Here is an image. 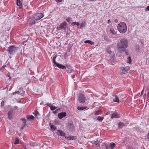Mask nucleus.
<instances>
[{"label":"nucleus","instance_id":"1","mask_svg":"<svg viewBox=\"0 0 149 149\" xmlns=\"http://www.w3.org/2000/svg\"><path fill=\"white\" fill-rule=\"evenodd\" d=\"M128 46L127 40L125 38H121L117 45V49L119 53H122L125 52Z\"/></svg>","mask_w":149,"mask_h":149},{"label":"nucleus","instance_id":"2","mask_svg":"<svg viewBox=\"0 0 149 149\" xmlns=\"http://www.w3.org/2000/svg\"><path fill=\"white\" fill-rule=\"evenodd\" d=\"M118 31L121 33H125L127 30V27L124 22H121L117 26Z\"/></svg>","mask_w":149,"mask_h":149},{"label":"nucleus","instance_id":"3","mask_svg":"<svg viewBox=\"0 0 149 149\" xmlns=\"http://www.w3.org/2000/svg\"><path fill=\"white\" fill-rule=\"evenodd\" d=\"M17 47H15L14 46H10L8 47V51L10 54H13L17 51Z\"/></svg>","mask_w":149,"mask_h":149},{"label":"nucleus","instance_id":"4","mask_svg":"<svg viewBox=\"0 0 149 149\" xmlns=\"http://www.w3.org/2000/svg\"><path fill=\"white\" fill-rule=\"evenodd\" d=\"M78 100L79 103H83L85 102L86 97L83 94L80 93L79 95Z\"/></svg>","mask_w":149,"mask_h":149},{"label":"nucleus","instance_id":"5","mask_svg":"<svg viewBox=\"0 0 149 149\" xmlns=\"http://www.w3.org/2000/svg\"><path fill=\"white\" fill-rule=\"evenodd\" d=\"M43 17V15L42 13L35 14L33 16V18L36 20H38Z\"/></svg>","mask_w":149,"mask_h":149},{"label":"nucleus","instance_id":"6","mask_svg":"<svg viewBox=\"0 0 149 149\" xmlns=\"http://www.w3.org/2000/svg\"><path fill=\"white\" fill-rule=\"evenodd\" d=\"M130 70V67L129 66L126 67L121 68H120V71L121 74H124L127 72V71Z\"/></svg>","mask_w":149,"mask_h":149},{"label":"nucleus","instance_id":"7","mask_svg":"<svg viewBox=\"0 0 149 149\" xmlns=\"http://www.w3.org/2000/svg\"><path fill=\"white\" fill-rule=\"evenodd\" d=\"M66 22H64L60 24L59 27V28L61 29H63L64 30H65L66 27Z\"/></svg>","mask_w":149,"mask_h":149},{"label":"nucleus","instance_id":"8","mask_svg":"<svg viewBox=\"0 0 149 149\" xmlns=\"http://www.w3.org/2000/svg\"><path fill=\"white\" fill-rule=\"evenodd\" d=\"M67 127L70 130L72 131L73 130L74 127L72 121H70L68 123Z\"/></svg>","mask_w":149,"mask_h":149},{"label":"nucleus","instance_id":"9","mask_svg":"<svg viewBox=\"0 0 149 149\" xmlns=\"http://www.w3.org/2000/svg\"><path fill=\"white\" fill-rule=\"evenodd\" d=\"M119 115L117 112H114L111 115V118L112 119L113 118H119Z\"/></svg>","mask_w":149,"mask_h":149},{"label":"nucleus","instance_id":"10","mask_svg":"<svg viewBox=\"0 0 149 149\" xmlns=\"http://www.w3.org/2000/svg\"><path fill=\"white\" fill-rule=\"evenodd\" d=\"M56 65L60 69L63 70L66 69V67L61 64L57 63Z\"/></svg>","mask_w":149,"mask_h":149},{"label":"nucleus","instance_id":"11","mask_svg":"<svg viewBox=\"0 0 149 149\" xmlns=\"http://www.w3.org/2000/svg\"><path fill=\"white\" fill-rule=\"evenodd\" d=\"M13 114V111H9L8 113V117L9 119L11 120L12 118V115Z\"/></svg>","mask_w":149,"mask_h":149},{"label":"nucleus","instance_id":"12","mask_svg":"<svg viewBox=\"0 0 149 149\" xmlns=\"http://www.w3.org/2000/svg\"><path fill=\"white\" fill-rule=\"evenodd\" d=\"M66 113L65 112H61L59 113L58 114V118L60 119H62L63 118L66 116Z\"/></svg>","mask_w":149,"mask_h":149},{"label":"nucleus","instance_id":"13","mask_svg":"<svg viewBox=\"0 0 149 149\" xmlns=\"http://www.w3.org/2000/svg\"><path fill=\"white\" fill-rule=\"evenodd\" d=\"M66 68H67V72L68 73H70L73 71V70L72 69V68L70 66H67Z\"/></svg>","mask_w":149,"mask_h":149},{"label":"nucleus","instance_id":"14","mask_svg":"<svg viewBox=\"0 0 149 149\" xmlns=\"http://www.w3.org/2000/svg\"><path fill=\"white\" fill-rule=\"evenodd\" d=\"M27 120L28 121H31L34 119V117L32 115H29L26 116Z\"/></svg>","mask_w":149,"mask_h":149},{"label":"nucleus","instance_id":"15","mask_svg":"<svg viewBox=\"0 0 149 149\" xmlns=\"http://www.w3.org/2000/svg\"><path fill=\"white\" fill-rule=\"evenodd\" d=\"M57 134L59 135H60L62 136H64L65 134L64 132H63L62 130H58L57 132Z\"/></svg>","mask_w":149,"mask_h":149},{"label":"nucleus","instance_id":"16","mask_svg":"<svg viewBox=\"0 0 149 149\" xmlns=\"http://www.w3.org/2000/svg\"><path fill=\"white\" fill-rule=\"evenodd\" d=\"M17 0V6H19V8H21L22 6V4L20 0Z\"/></svg>","mask_w":149,"mask_h":149},{"label":"nucleus","instance_id":"17","mask_svg":"<svg viewBox=\"0 0 149 149\" xmlns=\"http://www.w3.org/2000/svg\"><path fill=\"white\" fill-rule=\"evenodd\" d=\"M116 144L114 143H111L109 146L110 149H113L114 148Z\"/></svg>","mask_w":149,"mask_h":149},{"label":"nucleus","instance_id":"18","mask_svg":"<svg viewBox=\"0 0 149 149\" xmlns=\"http://www.w3.org/2000/svg\"><path fill=\"white\" fill-rule=\"evenodd\" d=\"M125 126V124L123 123L120 122L118 124V127L119 128H122Z\"/></svg>","mask_w":149,"mask_h":149},{"label":"nucleus","instance_id":"19","mask_svg":"<svg viewBox=\"0 0 149 149\" xmlns=\"http://www.w3.org/2000/svg\"><path fill=\"white\" fill-rule=\"evenodd\" d=\"M35 117H36L38 119V116H39V113L36 110H35L34 113Z\"/></svg>","mask_w":149,"mask_h":149},{"label":"nucleus","instance_id":"20","mask_svg":"<svg viewBox=\"0 0 149 149\" xmlns=\"http://www.w3.org/2000/svg\"><path fill=\"white\" fill-rule=\"evenodd\" d=\"M50 125L51 129L52 130L54 131L55 130H56V128L54 125H51L50 124Z\"/></svg>","mask_w":149,"mask_h":149},{"label":"nucleus","instance_id":"21","mask_svg":"<svg viewBox=\"0 0 149 149\" xmlns=\"http://www.w3.org/2000/svg\"><path fill=\"white\" fill-rule=\"evenodd\" d=\"M57 57V56L56 55H55L52 58L53 60V62L54 63V65H56L57 63H56L55 61V59Z\"/></svg>","mask_w":149,"mask_h":149},{"label":"nucleus","instance_id":"22","mask_svg":"<svg viewBox=\"0 0 149 149\" xmlns=\"http://www.w3.org/2000/svg\"><path fill=\"white\" fill-rule=\"evenodd\" d=\"M99 142L101 143V142H99L98 141H95L94 142V144L97 147H100Z\"/></svg>","mask_w":149,"mask_h":149},{"label":"nucleus","instance_id":"23","mask_svg":"<svg viewBox=\"0 0 149 149\" xmlns=\"http://www.w3.org/2000/svg\"><path fill=\"white\" fill-rule=\"evenodd\" d=\"M113 101L117 102H119V100L118 97L116 95L115 96V98L113 99Z\"/></svg>","mask_w":149,"mask_h":149},{"label":"nucleus","instance_id":"24","mask_svg":"<svg viewBox=\"0 0 149 149\" xmlns=\"http://www.w3.org/2000/svg\"><path fill=\"white\" fill-rule=\"evenodd\" d=\"M84 42L85 43H88L90 44H91V45H92L93 43V42L91 41L90 40H87L86 41H84Z\"/></svg>","mask_w":149,"mask_h":149},{"label":"nucleus","instance_id":"25","mask_svg":"<svg viewBox=\"0 0 149 149\" xmlns=\"http://www.w3.org/2000/svg\"><path fill=\"white\" fill-rule=\"evenodd\" d=\"M21 120L23 122V125L24 126H25L26 125V120L25 118H22L21 119Z\"/></svg>","mask_w":149,"mask_h":149},{"label":"nucleus","instance_id":"26","mask_svg":"<svg viewBox=\"0 0 149 149\" xmlns=\"http://www.w3.org/2000/svg\"><path fill=\"white\" fill-rule=\"evenodd\" d=\"M110 32L112 34L115 35L116 34V32L113 29L111 28L110 30Z\"/></svg>","mask_w":149,"mask_h":149},{"label":"nucleus","instance_id":"27","mask_svg":"<svg viewBox=\"0 0 149 149\" xmlns=\"http://www.w3.org/2000/svg\"><path fill=\"white\" fill-rule=\"evenodd\" d=\"M103 119L104 118L103 117L98 116L97 118V120L101 122Z\"/></svg>","mask_w":149,"mask_h":149},{"label":"nucleus","instance_id":"28","mask_svg":"<svg viewBox=\"0 0 149 149\" xmlns=\"http://www.w3.org/2000/svg\"><path fill=\"white\" fill-rule=\"evenodd\" d=\"M19 139L18 138H17L15 140L13 143L14 144H17L19 143Z\"/></svg>","mask_w":149,"mask_h":149},{"label":"nucleus","instance_id":"29","mask_svg":"<svg viewBox=\"0 0 149 149\" xmlns=\"http://www.w3.org/2000/svg\"><path fill=\"white\" fill-rule=\"evenodd\" d=\"M50 104L51 105V106H49V107H50V109L54 111V110L56 108V107H54L51 104Z\"/></svg>","mask_w":149,"mask_h":149},{"label":"nucleus","instance_id":"30","mask_svg":"<svg viewBox=\"0 0 149 149\" xmlns=\"http://www.w3.org/2000/svg\"><path fill=\"white\" fill-rule=\"evenodd\" d=\"M30 144L31 146L34 147L36 145L35 143L33 142H30Z\"/></svg>","mask_w":149,"mask_h":149},{"label":"nucleus","instance_id":"31","mask_svg":"<svg viewBox=\"0 0 149 149\" xmlns=\"http://www.w3.org/2000/svg\"><path fill=\"white\" fill-rule=\"evenodd\" d=\"M131 62V59L130 57L129 56L127 58V62L128 63H130Z\"/></svg>","mask_w":149,"mask_h":149},{"label":"nucleus","instance_id":"32","mask_svg":"<svg viewBox=\"0 0 149 149\" xmlns=\"http://www.w3.org/2000/svg\"><path fill=\"white\" fill-rule=\"evenodd\" d=\"M77 108L79 110H80L85 109V108L84 107H77Z\"/></svg>","mask_w":149,"mask_h":149},{"label":"nucleus","instance_id":"33","mask_svg":"<svg viewBox=\"0 0 149 149\" xmlns=\"http://www.w3.org/2000/svg\"><path fill=\"white\" fill-rule=\"evenodd\" d=\"M72 24L73 25H76L77 26H79V24L78 22H74L72 23Z\"/></svg>","mask_w":149,"mask_h":149},{"label":"nucleus","instance_id":"34","mask_svg":"<svg viewBox=\"0 0 149 149\" xmlns=\"http://www.w3.org/2000/svg\"><path fill=\"white\" fill-rule=\"evenodd\" d=\"M19 93V91H16V92H13V95H15L17 94H18Z\"/></svg>","mask_w":149,"mask_h":149},{"label":"nucleus","instance_id":"35","mask_svg":"<svg viewBox=\"0 0 149 149\" xmlns=\"http://www.w3.org/2000/svg\"><path fill=\"white\" fill-rule=\"evenodd\" d=\"M4 102L3 101H2L1 102V107H3L4 106Z\"/></svg>","mask_w":149,"mask_h":149},{"label":"nucleus","instance_id":"36","mask_svg":"<svg viewBox=\"0 0 149 149\" xmlns=\"http://www.w3.org/2000/svg\"><path fill=\"white\" fill-rule=\"evenodd\" d=\"M109 146L106 145H105L104 146V148L105 149H109Z\"/></svg>","mask_w":149,"mask_h":149},{"label":"nucleus","instance_id":"37","mask_svg":"<svg viewBox=\"0 0 149 149\" xmlns=\"http://www.w3.org/2000/svg\"><path fill=\"white\" fill-rule=\"evenodd\" d=\"M35 21H33L32 22H30V23H29V24L30 26H31L32 25H33V24H35Z\"/></svg>","mask_w":149,"mask_h":149},{"label":"nucleus","instance_id":"38","mask_svg":"<svg viewBox=\"0 0 149 149\" xmlns=\"http://www.w3.org/2000/svg\"><path fill=\"white\" fill-rule=\"evenodd\" d=\"M57 3L61 2L62 1V0H55Z\"/></svg>","mask_w":149,"mask_h":149},{"label":"nucleus","instance_id":"39","mask_svg":"<svg viewBox=\"0 0 149 149\" xmlns=\"http://www.w3.org/2000/svg\"><path fill=\"white\" fill-rule=\"evenodd\" d=\"M144 91V90L143 89L142 91H141V94L140 95V96L139 97H140L141 96V95H142L143 94V91Z\"/></svg>","mask_w":149,"mask_h":149},{"label":"nucleus","instance_id":"40","mask_svg":"<svg viewBox=\"0 0 149 149\" xmlns=\"http://www.w3.org/2000/svg\"><path fill=\"white\" fill-rule=\"evenodd\" d=\"M146 94L145 93L143 96V98L144 99V100H145V99H146Z\"/></svg>","mask_w":149,"mask_h":149},{"label":"nucleus","instance_id":"41","mask_svg":"<svg viewBox=\"0 0 149 149\" xmlns=\"http://www.w3.org/2000/svg\"><path fill=\"white\" fill-rule=\"evenodd\" d=\"M110 113V112L109 111H108L107 112L106 114H105V115H108V114H109Z\"/></svg>","mask_w":149,"mask_h":149},{"label":"nucleus","instance_id":"42","mask_svg":"<svg viewBox=\"0 0 149 149\" xmlns=\"http://www.w3.org/2000/svg\"><path fill=\"white\" fill-rule=\"evenodd\" d=\"M147 137L148 139H149V133L147 134Z\"/></svg>","mask_w":149,"mask_h":149},{"label":"nucleus","instance_id":"43","mask_svg":"<svg viewBox=\"0 0 149 149\" xmlns=\"http://www.w3.org/2000/svg\"><path fill=\"white\" fill-rule=\"evenodd\" d=\"M66 20L69 22V21H70V18H67L66 19Z\"/></svg>","mask_w":149,"mask_h":149},{"label":"nucleus","instance_id":"44","mask_svg":"<svg viewBox=\"0 0 149 149\" xmlns=\"http://www.w3.org/2000/svg\"><path fill=\"white\" fill-rule=\"evenodd\" d=\"M108 53L109 54H111V53H112V52L111 51H108Z\"/></svg>","mask_w":149,"mask_h":149},{"label":"nucleus","instance_id":"45","mask_svg":"<svg viewBox=\"0 0 149 149\" xmlns=\"http://www.w3.org/2000/svg\"><path fill=\"white\" fill-rule=\"evenodd\" d=\"M14 108L16 109H17L18 108V107H17V106H14Z\"/></svg>","mask_w":149,"mask_h":149},{"label":"nucleus","instance_id":"46","mask_svg":"<svg viewBox=\"0 0 149 149\" xmlns=\"http://www.w3.org/2000/svg\"><path fill=\"white\" fill-rule=\"evenodd\" d=\"M146 9L147 10H149V6H148L146 8Z\"/></svg>","mask_w":149,"mask_h":149},{"label":"nucleus","instance_id":"47","mask_svg":"<svg viewBox=\"0 0 149 149\" xmlns=\"http://www.w3.org/2000/svg\"><path fill=\"white\" fill-rule=\"evenodd\" d=\"M114 22L115 23H117L118 22V20L117 19H115L114 20Z\"/></svg>","mask_w":149,"mask_h":149},{"label":"nucleus","instance_id":"48","mask_svg":"<svg viewBox=\"0 0 149 149\" xmlns=\"http://www.w3.org/2000/svg\"><path fill=\"white\" fill-rule=\"evenodd\" d=\"M127 149H133V148L131 147H129L127 148Z\"/></svg>","mask_w":149,"mask_h":149},{"label":"nucleus","instance_id":"49","mask_svg":"<svg viewBox=\"0 0 149 149\" xmlns=\"http://www.w3.org/2000/svg\"><path fill=\"white\" fill-rule=\"evenodd\" d=\"M107 22L108 24H109L111 22V21L110 20H108V21H107Z\"/></svg>","mask_w":149,"mask_h":149},{"label":"nucleus","instance_id":"50","mask_svg":"<svg viewBox=\"0 0 149 149\" xmlns=\"http://www.w3.org/2000/svg\"><path fill=\"white\" fill-rule=\"evenodd\" d=\"M83 25L82 24H81L80 26V28L81 29L83 27Z\"/></svg>","mask_w":149,"mask_h":149},{"label":"nucleus","instance_id":"51","mask_svg":"<svg viewBox=\"0 0 149 149\" xmlns=\"http://www.w3.org/2000/svg\"><path fill=\"white\" fill-rule=\"evenodd\" d=\"M58 109H56L55 111L54 112V113H55L57 112V111L58 110Z\"/></svg>","mask_w":149,"mask_h":149},{"label":"nucleus","instance_id":"52","mask_svg":"<svg viewBox=\"0 0 149 149\" xmlns=\"http://www.w3.org/2000/svg\"><path fill=\"white\" fill-rule=\"evenodd\" d=\"M125 54H127V52H125Z\"/></svg>","mask_w":149,"mask_h":149},{"label":"nucleus","instance_id":"53","mask_svg":"<svg viewBox=\"0 0 149 149\" xmlns=\"http://www.w3.org/2000/svg\"><path fill=\"white\" fill-rule=\"evenodd\" d=\"M148 95H149V92L148 93Z\"/></svg>","mask_w":149,"mask_h":149},{"label":"nucleus","instance_id":"54","mask_svg":"<svg viewBox=\"0 0 149 149\" xmlns=\"http://www.w3.org/2000/svg\"><path fill=\"white\" fill-rule=\"evenodd\" d=\"M23 127H22L21 128V129H23Z\"/></svg>","mask_w":149,"mask_h":149},{"label":"nucleus","instance_id":"55","mask_svg":"<svg viewBox=\"0 0 149 149\" xmlns=\"http://www.w3.org/2000/svg\"><path fill=\"white\" fill-rule=\"evenodd\" d=\"M51 105L49 104V106H51Z\"/></svg>","mask_w":149,"mask_h":149},{"label":"nucleus","instance_id":"56","mask_svg":"<svg viewBox=\"0 0 149 149\" xmlns=\"http://www.w3.org/2000/svg\"><path fill=\"white\" fill-rule=\"evenodd\" d=\"M24 149H27L26 148H25Z\"/></svg>","mask_w":149,"mask_h":149}]
</instances>
